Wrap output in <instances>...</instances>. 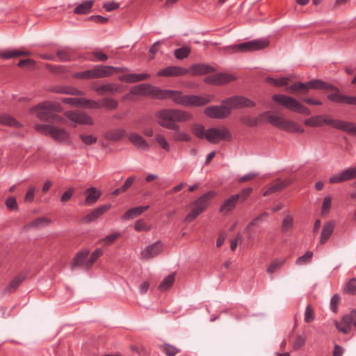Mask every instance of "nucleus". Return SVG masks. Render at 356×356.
<instances>
[{"mask_svg": "<svg viewBox=\"0 0 356 356\" xmlns=\"http://www.w3.org/2000/svg\"><path fill=\"white\" fill-rule=\"evenodd\" d=\"M130 93L140 96H150L156 99H170L175 104L184 106H202L210 103L213 98V95L209 94L202 96L184 95L179 90H162L149 83L135 86L130 90Z\"/></svg>", "mask_w": 356, "mask_h": 356, "instance_id": "obj_1", "label": "nucleus"}, {"mask_svg": "<svg viewBox=\"0 0 356 356\" xmlns=\"http://www.w3.org/2000/svg\"><path fill=\"white\" fill-rule=\"evenodd\" d=\"M157 124L166 129L172 130V140L175 142H189L191 137L180 130L179 122H185L192 119V115L186 111L176 108H165L155 113Z\"/></svg>", "mask_w": 356, "mask_h": 356, "instance_id": "obj_2", "label": "nucleus"}, {"mask_svg": "<svg viewBox=\"0 0 356 356\" xmlns=\"http://www.w3.org/2000/svg\"><path fill=\"white\" fill-rule=\"evenodd\" d=\"M62 111L63 108L59 103L47 101L31 108L30 113H35L37 118L41 121L63 123L64 118L57 114Z\"/></svg>", "mask_w": 356, "mask_h": 356, "instance_id": "obj_3", "label": "nucleus"}, {"mask_svg": "<svg viewBox=\"0 0 356 356\" xmlns=\"http://www.w3.org/2000/svg\"><path fill=\"white\" fill-rule=\"evenodd\" d=\"M113 71L116 72H122L128 71V69L108 65H96L92 69L75 73L73 75V77L81 79L106 78L111 76L113 74Z\"/></svg>", "mask_w": 356, "mask_h": 356, "instance_id": "obj_4", "label": "nucleus"}, {"mask_svg": "<svg viewBox=\"0 0 356 356\" xmlns=\"http://www.w3.org/2000/svg\"><path fill=\"white\" fill-rule=\"evenodd\" d=\"M216 195V193L211 191L191 202L188 205V208L191 211L185 217L184 222L188 223L191 222L197 218L198 216L204 212L209 205L210 200Z\"/></svg>", "mask_w": 356, "mask_h": 356, "instance_id": "obj_5", "label": "nucleus"}, {"mask_svg": "<svg viewBox=\"0 0 356 356\" xmlns=\"http://www.w3.org/2000/svg\"><path fill=\"white\" fill-rule=\"evenodd\" d=\"M273 100L277 104L283 106L285 108L299 114L309 115L310 110L296 100L295 98L286 95L277 94L272 97Z\"/></svg>", "mask_w": 356, "mask_h": 356, "instance_id": "obj_6", "label": "nucleus"}, {"mask_svg": "<svg viewBox=\"0 0 356 356\" xmlns=\"http://www.w3.org/2000/svg\"><path fill=\"white\" fill-rule=\"evenodd\" d=\"M267 121L274 127L290 133H303L304 129L297 122L275 115L268 114Z\"/></svg>", "mask_w": 356, "mask_h": 356, "instance_id": "obj_7", "label": "nucleus"}, {"mask_svg": "<svg viewBox=\"0 0 356 356\" xmlns=\"http://www.w3.org/2000/svg\"><path fill=\"white\" fill-rule=\"evenodd\" d=\"M342 122L343 120H333L330 118L327 115H320L307 119L305 121V124L312 127H318L323 124H327L341 131Z\"/></svg>", "mask_w": 356, "mask_h": 356, "instance_id": "obj_8", "label": "nucleus"}, {"mask_svg": "<svg viewBox=\"0 0 356 356\" xmlns=\"http://www.w3.org/2000/svg\"><path fill=\"white\" fill-rule=\"evenodd\" d=\"M232 134L225 127H213L208 129L206 133V140L212 144L218 143L220 140H230Z\"/></svg>", "mask_w": 356, "mask_h": 356, "instance_id": "obj_9", "label": "nucleus"}, {"mask_svg": "<svg viewBox=\"0 0 356 356\" xmlns=\"http://www.w3.org/2000/svg\"><path fill=\"white\" fill-rule=\"evenodd\" d=\"M222 104L227 105L232 109H241L243 108H252L254 107L256 104L252 100L239 95H235L230 97H227L222 101Z\"/></svg>", "mask_w": 356, "mask_h": 356, "instance_id": "obj_10", "label": "nucleus"}, {"mask_svg": "<svg viewBox=\"0 0 356 356\" xmlns=\"http://www.w3.org/2000/svg\"><path fill=\"white\" fill-rule=\"evenodd\" d=\"M269 41L267 39H258L236 44L234 49L238 51L250 52L264 49L268 47Z\"/></svg>", "mask_w": 356, "mask_h": 356, "instance_id": "obj_11", "label": "nucleus"}, {"mask_svg": "<svg viewBox=\"0 0 356 356\" xmlns=\"http://www.w3.org/2000/svg\"><path fill=\"white\" fill-rule=\"evenodd\" d=\"M204 114L213 119H224L231 114L230 108L222 104L220 106H210L204 109Z\"/></svg>", "mask_w": 356, "mask_h": 356, "instance_id": "obj_12", "label": "nucleus"}, {"mask_svg": "<svg viewBox=\"0 0 356 356\" xmlns=\"http://www.w3.org/2000/svg\"><path fill=\"white\" fill-rule=\"evenodd\" d=\"M65 116L72 122L79 124L92 125V118L82 111H66Z\"/></svg>", "mask_w": 356, "mask_h": 356, "instance_id": "obj_13", "label": "nucleus"}, {"mask_svg": "<svg viewBox=\"0 0 356 356\" xmlns=\"http://www.w3.org/2000/svg\"><path fill=\"white\" fill-rule=\"evenodd\" d=\"M356 178V166L347 168L337 174L332 175L329 182L330 184L341 183Z\"/></svg>", "mask_w": 356, "mask_h": 356, "instance_id": "obj_14", "label": "nucleus"}, {"mask_svg": "<svg viewBox=\"0 0 356 356\" xmlns=\"http://www.w3.org/2000/svg\"><path fill=\"white\" fill-rule=\"evenodd\" d=\"M93 90L100 95H104L106 93L114 95L122 92L123 86L119 83H106L93 87Z\"/></svg>", "mask_w": 356, "mask_h": 356, "instance_id": "obj_15", "label": "nucleus"}, {"mask_svg": "<svg viewBox=\"0 0 356 356\" xmlns=\"http://www.w3.org/2000/svg\"><path fill=\"white\" fill-rule=\"evenodd\" d=\"M163 250V243L161 241H158L154 243L147 246L141 251L140 257L142 259L148 260L158 254Z\"/></svg>", "mask_w": 356, "mask_h": 356, "instance_id": "obj_16", "label": "nucleus"}, {"mask_svg": "<svg viewBox=\"0 0 356 356\" xmlns=\"http://www.w3.org/2000/svg\"><path fill=\"white\" fill-rule=\"evenodd\" d=\"M189 73V71L186 68H183L179 66H168L159 70L156 75L158 76H184Z\"/></svg>", "mask_w": 356, "mask_h": 356, "instance_id": "obj_17", "label": "nucleus"}, {"mask_svg": "<svg viewBox=\"0 0 356 356\" xmlns=\"http://www.w3.org/2000/svg\"><path fill=\"white\" fill-rule=\"evenodd\" d=\"M327 98L334 103L356 106V97L343 95L340 93L339 89L338 91H334V93L328 95Z\"/></svg>", "mask_w": 356, "mask_h": 356, "instance_id": "obj_18", "label": "nucleus"}, {"mask_svg": "<svg viewBox=\"0 0 356 356\" xmlns=\"http://www.w3.org/2000/svg\"><path fill=\"white\" fill-rule=\"evenodd\" d=\"M111 208V204H104L101 205L94 210H92L90 213L84 216L81 221L83 223H90L92 221H95L100 216H102L104 213H105L107 211H108Z\"/></svg>", "mask_w": 356, "mask_h": 356, "instance_id": "obj_19", "label": "nucleus"}, {"mask_svg": "<svg viewBox=\"0 0 356 356\" xmlns=\"http://www.w3.org/2000/svg\"><path fill=\"white\" fill-rule=\"evenodd\" d=\"M293 180L291 179H285L282 180L280 179H276L270 186H269L266 191L264 193V196H268L272 193H275L277 191H280L286 186L291 184Z\"/></svg>", "mask_w": 356, "mask_h": 356, "instance_id": "obj_20", "label": "nucleus"}, {"mask_svg": "<svg viewBox=\"0 0 356 356\" xmlns=\"http://www.w3.org/2000/svg\"><path fill=\"white\" fill-rule=\"evenodd\" d=\"M306 86L307 90L312 88L314 90H330L332 91H338L337 87L320 79H313L306 82Z\"/></svg>", "mask_w": 356, "mask_h": 356, "instance_id": "obj_21", "label": "nucleus"}, {"mask_svg": "<svg viewBox=\"0 0 356 356\" xmlns=\"http://www.w3.org/2000/svg\"><path fill=\"white\" fill-rule=\"evenodd\" d=\"M89 253L90 252L88 250H83L78 252L73 259L71 264V268L74 269L76 268H82L86 270V264Z\"/></svg>", "mask_w": 356, "mask_h": 356, "instance_id": "obj_22", "label": "nucleus"}, {"mask_svg": "<svg viewBox=\"0 0 356 356\" xmlns=\"http://www.w3.org/2000/svg\"><path fill=\"white\" fill-rule=\"evenodd\" d=\"M188 71L192 75L198 76L213 72L215 68L209 65L200 63L192 65Z\"/></svg>", "mask_w": 356, "mask_h": 356, "instance_id": "obj_23", "label": "nucleus"}, {"mask_svg": "<svg viewBox=\"0 0 356 356\" xmlns=\"http://www.w3.org/2000/svg\"><path fill=\"white\" fill-rule=\"evenodd\" d=\"M49 136L58 143L65 142L70 138V134L65 129L55 126L51 128Z\"/></svg>", "mask_w": 356, "mask_h": 356, "instance_id": "obj_24", "label": "nucleus"}, {"mask_svg": "<svg viewBox=\"0 0 356 356\" xmlns=\"http://www.w3.org/2000/svg\"><path fill=\"white\" fill-rule=\"evenodd\" d=\"M238 202L237 195H232L226 199L220 208V212L223 214H228L236 207Z\"/></svg>", "mask_w": 356, "mask_h": 356, "instance_id": "obj_25", "label": "nucleus"}, {"mask_svg": "<svg viewBox=\"0 0 356 356\" xmlns=\"http://www.w3.org/2000/svg\"><path fill=\"white\" fill-rule=\"evenodd\" d=\"M334 225L335 223L333 220H330L327 222L325 224H324L320 236L321 244L325 243L330 238V237L331 236L334 232Z\"/></svg>", "mask_w": 356, "mask_h": 356, "instance_id": "obj_26", "label": "nucleus"}, {"mask_svg": "<svg viewBox=\"0 0 356 356\" xmlns=\"http://www.w3.org/2000/svg\"><path fill=\"white\" fill-rule=\"evenodd\" d=\"M149 75L146 73L127 74L119 76V80L126 83H136L147 79Z\"/></svg>", "mask_w": 356, "mask_h": 356, "instance_id": "obj_27", "label": "nucleus"}, {"mask_svg": "<svg viewBox=\"0 0 356 356\" xmlns=\"http://www.w3.org/2000/svg\"><path fill=\"white\" fill-rule=\"evenodd\" d=\"M25 280V276L23 275H16L4 288L3 291V294L7 293H14L19 285L22 283V282Z\"/></svg>", "mask_w": 356, "mask_h": 356, "instance_id": "obj_28", "label": "nucleus"}, {"mask_svg": "<svg viewBox=\"0 0 356 356\" xmlns=\"http://www.w3.org/2000/svg\"><path fill=\"white\" fill-rule=\"evenodd\" d=\"M125 134L124 129H112L104 133V138L109 141L117 142L123 138Z\"/></svg>", "mask_w": 356, "mask_h": 356, "instance_id": "obj_29", "label": "nucleus"}, {"mask_svg": "<svg viewBox=\"0 0 356 356\" xmlns=\"http://www.w3.org/2000/svg\"><path fill=\"white\" fill-rule=\"evenodd\" d=\"M84 193L86 195L84 202L85 205L94 204L102 195V193L99 191H97L95 187H90L86 189Z\"/></svg>", "mask_w": 356, "mask_h": 356, "instance_id": "obj_30", "label": "nucleus"}, {"mask_svg": "<svg viewBox=\"0 0 356 356\" xmlns=\"http://www.w3.org/2000/svg\"><path fill=\"white\" fill-rule=\"evenodd\" d=\"M149 209V206H143V207H137L134 208H131L128 209L122 216V220H130L133 219L140 214H142L144 211H147Z\"/></svg>", "mask_w": 356, "mask_h": 356, "instance_id": "obj_31", "label": "nucleus"}, {"mask_svg": "<svg viewBox=\"0 0 356 356\" xmlns=\"http://www.w3.org/2000/svg\"><path fill=\"white\" fill-rule=\"evenodd\" d=\"M129 140L133 145L143 150H146L149 148V145L146 140L138 134H130L129 136Z\"/></svg>", "mask_w": 356, "mask_h": 356, "instance_id": "obj_32", "label": "nucleus"}, {"mask_svg": "<svg viewBox=\"0 0 356 356\" xmlns=\"http://www.w3.org/2000/svg\"><path fill=\"white\" fill-rule=\"evenodd\" d=\"M74 54V50L69 47L58 50L56 52V56L58 58V60L61 62L72 60L73 59Z\"/></svg>", "mask_w": 356, "mask_h": 356, "instance_id": "obj_33", "label": "nucleus"}, {"mask_svg": "<svg viewBox=\"0 0 356 356\" xmlns=\"http://www.w3.org/2000/svg\"><path fill=\"white\" fill-rule=\"evenodd\" d=\"M31 52L29 51H21V50H5L0 53V58L3 59H10L22 56H30Z\"/></svg>", "mask_w": 356, "mask_h": 356, "instance_id": "obj_34", "label": "nucleus"}, {"mask_svg": "<svg viewBox=\"0 0 356 356\" xmlns=\"http://www.w3.org/2000/svg\"><path fill=\"white\" fill-rule=\"evenodd\" d=\"M0 124L15 128H19L22 127V124L13 116L6 113L0 115Z\"/></svg>", "mask_w": 356, "mask_h": 356, "instance_id": "obj_35", "label": "nucleus"}, {"mask_svg": "<svg viewBox=\"0 0 356 356\" xmlns=\"http://www.w3.org/2000/svg\"><path fill=\"white\" fill-rule=\"evenodd\" d=\"M217 86H222L236 80V77L228 73L216 74Z\"/></svg>", "mask_w": 356, "mask_h": 356, "instance_id": "obj_36", "label": "nucleus"}, {"mask_svg": "<svg viewBox=\"0 0 356 356\" xmlns=\"http://www.w3.org/2000/svg\"><path fill=\"white\" fill-rule=\"evenodd\" d=\"M93 5V1H85L78 5L74 10V13L79 15L88 14L90 12Z\"/></svg>", "mask_w": 356, "mask_h": 356, "instance_id": "obj_37", "label": "nucleus"}, {"mask_svg": "<svg viewBox=\"0 0 356 356\" xmlns=\"http://www.w3.org/2000/svg\"><path fill=\"white\" fill-rule=\"evenodd\" d=\"M159 348L167 356H175L178 353L180 352L179 348L167 343L159 345Z\"/></svg>", "mask_w": 356, "mask_h": 356, "instance_id": "obj_38", "label": "nucleus"}, {"mask_svg": "<svg viewBox=\"0 0 356 356\" xmlns=\"http://www.w3.org/2000/svg\"><path fill=\"white\" fill-rule=\"evenodd\" d=\"M103 254V250L101 248H97L90 254L86 261V270H88L94 264V263Z\"/></svg>", "mask_w": 356, "mask_h": 356, "instance_id": "obj_39", "label": "nucleus"}, {"mask_svg": "<svg viewBox=\"0 0 356 356\" xmlns=\"http://www.w3.org/2000/svg\"><path fill=\"white\" fill-rule=\"evenodd\" d=\"M175 274H170L168 276L165 277L159 284L158 289L161 291H165L169 289L175 282Z\"/></svg>", "mask_w": 356, "mask_h": 356, "instance_id": "obj_40", "label": "nucleus"}, {"mask_svg": "<svg viewBox=\"0 0 356 356\" xmlns=\"http://www.w3.org/2000/svg\"><path fill=\"white\" fill-rule=\"evenodd\" d=\"M79 107L83 108L97 109L101 108V105L99 102L81 97Z\"/></svg>", "mask_w": 356, "mask_h": 356, "instance_id": "obj_41", "label": "nucleus"}, {"mask_svg": "<svg viewBox=\"0 0 356 356\" xmlns=\"http://www.w3.org/2000/svg\"><path fill=\"white\" fill-rule=\"evenodd\" d=\"M285 261L286 260L284 259H275L273 260L267 268V273L268 274H273L275 273L276 271L281 268V267L284 264Z\"/></svg>", "mask_w": 356, "mask_h": 356, "instance_id": "obj_42", "label": "nucleus"}, {"mask_svg": "<svg viewBox=\"0 0 356 356\" xmlns=\"http://www.w3.org/2000/svg\"><path fill=\"white\" fill-rule=\"evenodd\" d=\"M55 92L57 93L67 94L76 96H81L83 95V92L81 90L70 86L62 87L56 90Z\"/></svg>", "mask_w": 356, "mask_h": 356, "instance_id": "obj_43", "label": "nucleus"}, {"mask_svg": "<svg viewBox=\"0 0 356 356\" xmlns=\"http://www.w3.org/2000/svg\"><path fill=\"white\" fill-rule=\"evenodd\" d=\"M99 103L101 108L104 107L108 110H114L118 106V103L115 99L108 97L103 99Z\"/></svg>", "mask_w": 356, "mask_h": 356, "instance_id": "obj_44", "label": "nucleus"}, {"mask_svg": "<svg viewBox=\"0 0 356 356\" xmlns=\"http://www.w3.org/2000/svg\"><path fill=\"white\" fill-rule=\"evenodd\" d=\"M192 131L193 134L198 138H204L206 139L207 130L203 125L200 124H194L192 126Z\"/></svg>", "mask_w": 356, "mask_h": 356, "instance_id": "obj_45", "label": "nucleus"}, {"mask_svg": "<svg viewBox=\"0 0 356 356\" xmlns=\"http://www.w3.org/2000/svg\"><path fill=\"white\" fill-rule=\"evenodd\" d=\"M341 131H343L350 135L356 136V124L343 120Z\"/></svg>", "mask_w": 356, "mask_h": 356, "instance_id": "obj_46", "label": "nucleus"}, {"mask_svg": "<svg viewBox=\"0 0 356 356\" xmlns=\"http://www.w3.org/2000/svg\"><path fill=\"white\" fill-rule=\"evenodd\" d=\"M293 218L291 215H286L282 222V232H286L292 229Z\"/></svg>", "mask_w": 356, "mask_h": 356, "instance_id": "obj_47", "label": "nucleus"}, {"mask_svg": "<svg viewBox=\"0 0 356 356\" xmlns=\"http://www.w3.org/2000/svg\"><path fill=\"white\" fill-rule=\"evenodd\" d=\"M343 292L350 295L356 294V278L350 279L345 285Z\"/></svg>", "mask_w": 356, "mask_h": 356, "instance_id": "obj_48", "label": "nucleus"}, {"mask_svg": "<svg viewBox=\"0 0 356 356\" xmlns=\"http://www.w3.org/2000/svg\"><path fill=\"white\" fill-rule=\"evenodd\" d=\"M286 90L290 93H294L297 91H305L306 92V83L296 82L295 83L289 86Z\"/></svg>", "mask_w": 356, "mask_h": 356, "instance_id": "obj_49", "label": "nucleus"}, {"mask_svg": "<svg viewBox=\"0 0 356 356\" xmlns=\"http://www.w3.org/2000/svg\"><path fill=\"white\" fill-rule=\"evenodd\" d=\"M313 257V252L312 251H307L305 254L299 257L296 261L298 266L305 265L311 262Z\"/></svg>", "mask_w": 356, "mask_h": 356, "instance_id": "obj_50", "label": "nucleus"}, {"mask_svg": "<svg viewBox=\"0 0 356 356\" xmlns=\"http://www.w3.org/2000/svg\"><path fill=\"white\" fill-rule=\"evenodd\" d=\"M121 234L120 232L113 233L106 236V237L101 238L99 243H104L106 245H110L113 244L119 237Z\"/></svg>", "mask_w": 356, "mask_h": 356, "instance_id": "obj_51", "label": "nucleus"}, {"mask_svg": "<svg viewBox=\"0 0 356 356\" xmlns=\"http://www.w3.org/2000/svg\"><path fill=\"white\" fill-rule=\"evenodd\" d=\"M266 81L268 83H269L273 86L280 87V86H286L289 81V79L287 77H282L280 79H273V78L268 77V78H267Z\"/></svg>", "mask_w": 356, "mask_h": 356, "instance_id": "obj_52", "label": "nucleus"}, {"mask_svg": "<svg viewBox=\"0 0 356 356\" xmlns=\"http://www.w3.org/2000/svg\"><path fill=\"white\" fill-rule=\"evenodd\" d=\"M191 53V50L188 47H183L177 49L175 51L174 55L177 59H184L187 58Z\"/></svg>", "mask_w": 356, "mask_h": 356, "instance_id": "obj_53", "label": "nucleus"}, {"mask_svg": "<svg viewBox=\"0 0 356 356\" xmlns=\"http://www.w3.org/2000/svg\"><path fill=\"white\" fill-rule=\"evenodd\" d=\"M155 140L164 150H165L166 152L170 151V145L167 140L165 139V138L164 137V136H163L162 134H156L155 136Z\"/></svg>", "mask_w": 356, "mask_h": 356, "instance_id": "obj_54", "label": "nucleus"}, {"mask_svg": "<svg viewBox=\"0 0 356 356\" xmlns=\"http://www.w3.org/2000/svg\"><path fill=\"white\" fill-rule=\"evenodd\" d=\"M252 192V188L250 187H248L245 188H243L239 193L235 194L234 195H237L238 197V202H245L248 197L250 195V194Z\"/></svg>", "mask_w": 356, "mask_h": 356, "instance_id": "obj_55", "label": "nucleus"}, {"mask_svg": "<svg viewBox=\"0 0 356 356\" xmlns=\"http://www.w3.org/2000/svg\"><path fill=\"white\" fill-rule=\"evenodd\" d=\"M49 220L46 218H38L26 225V228H38L43 224H48Z\"/></svg>", "mask_w": 356, "mask_h": 356, "instance_id": "obj_56", "label": "nucleus"}, {"mask_svg": "<svg viewBox=\"0 0 356 356\" xmlns=\"http://www.w3.org/2000/svg\"><path fill=\"white\" fill-rule=\"evenodd\" d=\"M134 227L137 232H147L151 229V227L143 219L138 220Z\"/></svg>", "mask_w": 356, "mask_h": 356, "instance_id": "obj_57", "label": "nucleus"}, {"mask_svg": "<svg viewBox=\"0 0 356 356\" xmlns=\"http://www.w3.org/2000/svg\"><path fill=\"white\" fill-rule=\"evenodd\" d=\"M52 127V125L43 124H36L34 125V129L35 131L46 136L50 134V130Z\"/></svg>", "mask_w": 356, "mask_h": 356, "instance_id": "obj_58", "label": "nucleus"}, {"mask_svg": "<svg viewBox=\"0 0 356 356\" xmlns=\"http://www.w3.org/2000/svg\"><path fill=\"white\" fill-rule=\"evenodd\" d=\"M240 121L250 127H253L258 124V119L250 116H243L240 118Z\"/></svg>", "mask_w": 356, "mask_h": 356, "instance_id": "obj_59", "label": "nucleus"}, {"mask_svg": "<svg viewBox=\"0 0 356 356\" xmlns=\"http://www.w3.org/2000/svg\"><path fill=\"white\" fill-rule=\"evenodd\" d=\"M335 325L337 330L344 334H347L351 330V325L349 323H345L343 318L341 322H336Z\"/></svg>", "mask_w": 356, "mask_h": 356, "instance_id": "obj_60", "label": "nucleus"}, {"mask_svg": "<svg viewBox=\"0 0 356 356\" xmlns=\"http://www.w3.org/2000/svg\"><path fill=\"white\" fill-rule=\"evenodd\" d=\"M268 216V213L267 212H264L259 216L254 218L247 226L246 229H250V228L254 225H257L259 222H261L265 220Z\"/></svg>", "mask_w": 356, "mask_h": 356, "instance_id": "obj_61", "label": "nucleus"}, {"mask_svg": "<svg viewBox=\"0 0 356 356\" xmlns=\"http://www.w3.org/2000/svg\"><path fill=\"white\" fill-rule=\"evenodd\" d=\"M306 336L305 334L298 335L296 337L293 343V348L295 350L300 349L305 343Z\"/></svg>", "mask_w": 356, "mask_h": 356, "instance_id": "obj_62", "label": "nucleus"}, {"mask_svg": "<svg viewBox=\"0 0 356 356\" xmlns=\"http://www.w3.org/2000/svg\"><path fill=\"white\" fill-rule=\"evenodd\" d=\"M344 322L349 323L350 325H353L356 327V310H353L350 314L345 315Z\"/></svg>", "mask_w": 356, "mask_h": 356, "instance_id": "obj_63", "label": "nucleus"}, {"mask_svg": "<svg viewBox=\"0 0 356 356\" xmlns=\"http://www.w3.org/2000/svg\"><path fill=\"white\" fill-rule=\"evenodd\" d=\"M75 192V190L74 188H67L63 194L60 197V202H68L72 197Z\"/></svg>", "mask_w": 356, "mask_h": 356, "instance_id": "obj_64", "label": "nucleus"}]
</instances>
